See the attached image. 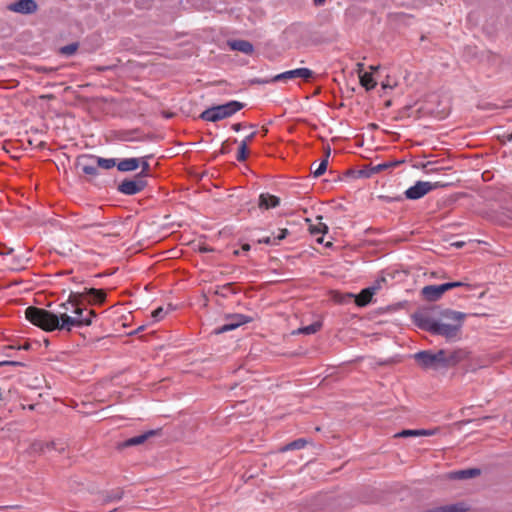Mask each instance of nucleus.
<instances>
[{"label": "nucleus", "mask_w": 512, "mask_h": 512, "mask_svg": "<svg viewBox=\"0 0 512 512\" xmlns=\"http://www.w3.org/2000/svg\"><path fill=\"white\" fill-rule=\"evenodd\" d=\"M8 9L20 14H31L37 10V4L34 0H18L10 4Z\"/></svg>", "instance_id": "12"}, {"label": "nucleus", "mask_w": 512, "mask_h": 512, "mask_svg": "<svg viewBox=\"0 0 512 512\" xmlns=\"http://www.w3.org/2000/svg\"><path fill=\"white\" fill-rule=\"evenodd\" d=\"M321 220L322 217H317V222L309 225V231L312 235H320V237L316 239L318 243H323V235L328 231L327 225Z\"/></svg>", "instance_id": "17"}, {"label": "nucleus", "mask_w": 512, "mask_h": 512, "mask_svg": "<svg viewBox=\"0 0 512 512\" xmlns=\"http://www.w3.org/2000/svg\"><path fill=\"white\" fill-rule=\"evenodd\" d=\"M95 161L98 167L106 170L111 169L116 165V161L113 158L106 159L101 157H95Z\"/></svg>", "instance_id": "27"}, {"label": "nucleus", "mask_w": 512, "mask_h": 512, "mask_svg": "<svg viewBox=\"0 0 512 512\" xmlns=\"http://www.w3.org/2000/svg\"><path fill=\"white\" fill-rule=\"evenodd\" d=\"M313 2L316 6H321L325 3V0H313Z\"/></svg>", "instance_id": "42"}, {"label": "nucleus", "mask_w": 512, "mask_h": 512, "mask_svg": "<svg viewBox=\"0 0 512 512\" xmlns=\"http://www.w3.org/2000/svg\"><path fill=\"white\" fill-rule=\"evenodd\" d=\"M242 249H243V250H245V251H248V250L250 249L249 244H244V245L242 246Z\"/></svg>", "instance_id": "45"}, {"label": "nucleus", "mask_w": 512, "mask_h": 512, "mask_svg": "<svg viewBox=\"0 0 512 512\" xmlns=\"http://www.w3.org/2000/svg\"><path fill=\"white\" fill-rule=\"evenodd\" d=\"M254 82H255V83H258V84H266V83H268L269 81H268V80H255Z\"/></svg>", "instance_id": "44"}, {"label": "nucleus", "mask_w": 512, "mask_h": 512, "mask_svg": "<svg viewBox=\"0 0 512 512\" xmlns=\"http://www.w3.org/2000/svg\"><path fill=\"white\" fill-rule=\"evenodd\" d=\"M29 347H30V345H29V344H25V345H23L21 348H23V349L27 350V349H29Z\"/></svg>", "instance_id": "48"}, {"label": "nucleus", "mask_w": 512, "mask_h": 512, "mask_svg": "<svg viewBox=\"0 0 512 512\" xmlns=\"http://www.w3.org/2000/svg\"><path fill=\"white\" fill-rule=\"evenodd\" d=\"M229 47L232 50L242 52L244 54L250 55L254 51L253 45L246 40H233L228 42Z\"/></svg>", "instance_id": "16"}, {"label": "nucleus", "mask_w": 512, "mask_h": 512, "mask_svg": "<svg viewBox=\"0 0 512 512\" xmlns=\"http://www.w3.org/2000/svg\"><path fill=\"white\" fill-rule=\"evenodd\" d=\"M508 139H509V140H512V134L509 136V138H508Z\"/></svg>", "instance_id": "51"}, {"label": "nucleus", "mask_w": 512, "mask_h": 512, "mask_svg": "<svg viewBox=\"0 0 512 512\" xmlns=\"http://www.w3.org/2000/svg\"><path fill=\"white\" fill-rule=\"evenodd\" d=\"M254 136H255V132H253L250 135H248L243 141H247V145H248L252 141Z\"/></svg>", "instance_id": "41"}, {"label": "nucleus", "mask_w": 512, "mask_h": 512, "mask_svg": "<svg viewBox=\"0 0 512 512\" xmlns=\"http://www.w3.org/2000/svg\"><path fill=\"white\" fill-rule=\"evenodd\" d=\"M54 447V442H46V443H35L33 444V448L36 451L44 452L46 450L52 449Z\"/></svg>", "instance_id": "32"}, {"label": "nucleus", "mask_w": 512, "mask_h": 512, "mask_svg": "<svg viewBox=\"0 0 512 512\" xmlns=\"http://www.w3.org/2000/svg\"><path fill=\"white\" fill-rule=\"evenodd\" d=\"M247 155H248L247 141H241L239 148H238L237 160L244 161V160H246Z\"/></svg>", "instance_id": "29"}, {"label": "nucleus", "mask_w": 512, "mask_h": 512, "mask_svg": "<svg viewBox=\"0 0 512 512\" xmlns=\"http://www.w3.org/2000/svg\"><path fill=\"white\" fill-rule=\"evenodd\" d=\"M456 318L459 319V329H461L463 326L464 318H465L464 313L453 311V310H446L441 314V318L438 319L437 321L446 323V324H451L453 322L456 323Z\"/></svg>", "instance_id": "15"}, {"label": "nucleus", "mask_w": 512, "mask_h": 512, "mask_svg": "<svg viewBox=\"0 0 512 512\" xmlns=\"http://www.w3.org/2000/svg\"><path fill=\"white\" fill-rule=\"evenodd\" d=\"M7 265L11 267V269L14 270H20L24 268V259L23 258H16V257H10L7 259Z\"/></svg>", "instance_id": "28"}, {"label": "nucleus", "mask_w": 512, "mask_h": 512, "mask_svg": "<svg viewBox=\"0 0 512 512\" xmlns=\"http://www.w3.org/2000/svg\"><path fill=\"white\" fill-rule=\"evenodd\" d=\"M453 245H455L456 247H462L463 242H456Z\"/></svg>", "instance_id": "47"}, {"label": "nucleus", "mask_w": 512, "mask_h": 512, "mask_svg": "<svg viewBox=\"0 0 512 512\" xmlns=\"http://www.w3.org/2000/svg\"><path fill=\"white\" fill-rule=\"evenodd\" d=\"M78 166L82 172L89 176H96L98 173L97 163L94 156H82L78 159Z\"/></svg>", "instance_id": "13"}, {"label": "nucleus", "mask_w": 512, "mask_h": 512, "mask_svg": "<svg viewBox=\"0 0 512 512\" xmlns=\"http://www.w3.org/2000/svg\"><path fill=\"white\" fill-rule=\"evenodd\" d=\"M313 71L308 68H297L283 73L275 75L270 81L277 82L282 80H290L295 78H301L303 80H309L313 76Z\"/></svg>", "instance_id": "9"}, {"label": "nucleus", "mask_w": 512, "mask_h": 512, "mask_svg": "<svg viewBox=\"0 0 512 512\" xmlns=\"http://www.w3.org/2000/svg\"><path fill=\"white\" fill-rule=\"evenodd\" d=\"M250 321H251V318L248 316H245L243 314L229 315L226 318V323L223 324L222 326L216 328L214 330V333L216 335L223 334L225 332L234 330L243 324L249 323Z\"/></svg>", "instance_id": "7"}, {"label": "nucleus", "mask_w": 512, "mask_h": 512, "mask_svg": "<svg viewBox=\"0 0 512 512\" xmlns=\"http://www.w3.org/2000/svg\"><path fill=\"white\" fill-rule=\"evenodd\" d=\"M306 444L307 441L305 439L299 438L279 448V452L284 453L290 450L302 449L306 446Z\"/></svg>", "instance_id": "22"}, {"label": "nucleus", "mask_w": 512, "mask_h": 512, "mask_svg": "<svg viewBox=\"0 0 512 512\" xmlns=\"http://www.w3.org/2000/svg\"><path fill=\"white\" fill-rule=\"evenodd\" d=\"M243 107V103L233 100L225 104L213 106L211 108L204 110L201 113L200 117L205 121L217 122L234 115Z\"/></svg>", "instance_id": "4"}, {"label": "nucleus", "mask_w": 512, "mask_h": 512, "mask_svg": "<svg viewBox=\"0 0 512 512\" xmlns=\"http://www.w3.org/2000/svg\"><path fill=\"white\" fill-rule=\"evenodd\" d=\"M409 436H418V430H402L397 433L395 437H409Z\"/></svg>", "instance_id": "33"}, {"label": "nucleus", "mask_w": 512, "mask_h": 512, "mask_svg": "<svg viewBox=\"0 0 512 512\" xmlns=\"http://www.w3.org/2000/svg\"><path fill=\"white\" fill-rule=\"evenodd\" d=\"M25 316L33 325L44 331L60 330L59 313L55 314L43 308L30 306L25 310Z\"/></svg>", "instance_id": "3"}, {"label": "nucleus", "mask_w": 512, "mask_h": 512, "mask_svg": "<svg viewBox=\"0 0 512 512\" xmlns=\"http://www.w3.org/2000/svg\"><path fill=\"white\" fill-rule=\"evenodd\" d=\"M446 292L444 285H428L422 288V295L425 299L429 301H436L438 300L443 293Z\"/></svg>", "instance_id": "14"}, {"label": "nucleus", "mask_w": 512, "mask_h": 512, "mask_svg": "<svg viewBox=\"0 0 512 512\" xmlns=\"http://www.w3.org/2000/svg\"><path fill=\"white\" fill-rule=\"evenodd\" d=\"M140 166V162L137 158H128L121 160L117 164V168L119 171L122 172H128V171H134Z\"/></svg>", "instance_id": "19"}, {"label": "nucleus", "mask_w": 512, "mask_h": 512, "mask_svg": "<svg viewBox=\"0 0 512 512\" xmlns=\"http://www.w3.org/2000/svg\"><path fill=\"white\" fill-rule=\"evenodd\" d=\"M84 294L90 295V300L96 303L102 302L106 295L103 290L86 287L82 291L72 292L68 301L61 305L65 311L59 312L60 330L70 332L73 327H84L92 324V320L96 316L95 312L77 304L78 297Z\"/></svg>", "instance_id": "1"}, {"label": "nucleus", "mask_w": 512, "mask_h": 512, "mask_svg": "<svg viewBox=\"0 0 512 512\" xmlns=\"http://www.w3.org/2000/svg\"><path fill=\"white\" fill-rule=\"evenodd\" d=\"M382 87L386 88L387 87V83H382Z\"/></svg>", "instance_id": "50"}, {"label": "nucleus", "mask_w": 512, "mask_h": 512, "mask_svg": "<svg viewBox=\"0 0 512 512\" xmlns=\"http://www.w3.org/2000/svg\"><path fill=\"white\" fill-rule=\"evenodd\" d=\"M445 291H448L449 289L455 288V287H461L464 285L463 282H448L444 283Z\"/></svg>", "instance_id": "35"}, {"label": "nucleus", "mask_w": 512, "mask_h": 512, "mask_svg": "<svg viewBox=\"0 0 512 512\" xmlns=\"http://www.w3.org/2000/svg\"><path fill=\"white\" fill-rule=\"evenodd\" d=\"M415 320L420 328L434 335L443 336L448 341L456 339L461 330L459 329L458 318H456V323L453 322L451 324L442 323L426 316H416Z\"/></svg>", "instance_id": "2"}, {"label": "nucleus", "mask_w": 512, "mask_h": 512, "mask_svg": "<svg viewBox=\"0 0 512 512\" xmlns=\"http://www.w3.org/2000/svg\"><path fill=\"white\" fill-rule=\"evenodd\" d=\"M435 433H436V429H433V430L419 429L418 430V436H432Z\"/></svg>", "instance_id": "36"}, {"label": "nucleus", "mask_w": 512, "mask_h": 512, "mask_svg": "<svg viewBox=\"0 0 512 512\" xmlns=\"http://www.w3.org/2000/svg\"><path fill=\"white\" fill-rule=\"evenodd\" d=\"M259 243H264V244H268V245H276L277 241L275 240L274 237L267 236V237H263V238L259 239Z\"/></svg>", "instance_id": "34"}, {"label": "nucleus", "mask_w": 512, "mask_h": 512, "mask_svg": "<svg viewBox=\"0 0 512 512\" xmlns=\"http://www.w3.org/2000/svg\"><path fill=\"white\" fill-rule=\"evenodd\" d=\"M466 510L467 508L463 504H453L431 509L427 512H465Z\"/></svg>", "instance_id": "23"}, {"label": "nucleus", "mask_w": 512, "mask_h": 512, "mask_svg": "<svg viewBox=\"0 0 512 512\" xmlns=\"http://www.w3.org/2000/svg\"><path fill=\"white\" fill-rule=\"evenodd\" d=\"M167 315V311L163 307H158L151 313L154 322H159Z\"/></svg>", "instance_id": "31"}, {"label": "nucleus", "mask_w": 512, "mask_h": 512, "mask_svg": "<svg viewBox=\"0 0 512 512\" xmlns=\"http://www.w3.org/2000/svg\"><path fill=\"white\" fill-rule=\"evenodd\" d=\"M329 154H330V149L327 150L325 158L317 165L316 168H314L312 170L314 177H320L321 175H323L325 173V171L327 169V165H328Z\"/></svg>", "instance_id": "25"}, {"label": "nucleus", "mask_w": 512, "mask_h": 512, "mask_svg": "<svg viewBox=\"0 0 512 512\" xmlns=\"http://www.w3.org/2000/svg\"><path fill=\"white\" fill-rule=\"evenodd\" d=\"M280 203V199L274 195L261 194L259 197V207L270 209L277 207Z\"/></svg>", "instance_id": "18"}, {"label": "nucleus", "mask_w": 512, "mask_h": 512, "mask_svg": "<svg viewBox=\"0 0 512 512\" xmlns=\"http://www.w3.org/2000/svg\"><path fill=\"white\" fill-rule=\"evenodd\" d=\"M479 474H480L479 469H476V468L465 469V470H459V471L450 473V478H452V479H469V478L476 477Z\"/></svg>", "instance_id": "20"}, {"label": "nucleus", "mask_w": 512, "mask_h": 512, "mask_svg": "<svg viewBox=\"0 0 512 512\" xmlns=\"http://www.w3.org/2000/svg\"><path fill=\"white\" fill-rule=\"evenodd\" d=\"M141 167H142V174L143 175H146L147 174V171L149 170V163L148 161L146 160V158H144L141 162Z\"/></svg>", "instance_id": "38"}, {"label": "nucleus", "mask_w": 512, "mask_h": 512, "mask_svg": "<svg viewBox=\"0 0 512 512\" xmlns=\"http://www.w3.org/2000/svg\"><path fill=\"white\" fill-rule=\"evenodd\" d=\"M369 68H370V70H371V71H376V70H378V69H379V66H373V65H371Z\"/></svg>", "instance_id": "46"}, {"label": "nucleus", "mask_w": 512, "mask_h": 512, "mask_svg": "<svg viewBox=\"0 0 512 512\" xmlns=\"http://www.w3.org/2000/svg\"><path fill=\"white\" fill-rule=\"evenodd\" d=\"M356 72L358 73V76L360 77L361 74H364V64L363 63H357L356 65Z\"/></svg>", "instance_id": "39"}, {"label": "nucleus", "mask_w": 512, "mask_h": 512, "mask_svg": "<svg viewBox=\"0 0 512 512\" xmlns=\"http://www.w3.org/2000/svg\"><path fill=\"white\" fill-rule=\"evenodd\" d=\"M154 434V431H148L144 434H141V435H138V436H135V437H131L129 439H127L124 443H123V447H130V446H136V445H140L142 443H144L150 436H152Z\"/></svg>", "instance_id": "21"}, {"label": "nucleus", "mask_w": 512, "mask_h": 512, "mask_svg": "<svg viewBox=\"0 0 512 512\" xmlns=\"http://www.w3.org/2000/svg\"><path fill=\"white\" fill-rule=\"evenodd\" d=\"M320 328H321V323L315 322L308 326L299 328L296 333L310 335V334H314V333L318 332L320 330Z\"/></svg>", "instance_id": "26"}, {"label": "nucleus", "mask_w": 512, "mask_h": 512, "mask_svg": "<svg viewBox=\"0 0 512 512\" xmlns=\"http://www.w3.org/2000/svg\"><path fill=\"white\" fill-rule=\"evenodd\" d=\"M360 84L366 89V90H372L376 86V81L374 80L373 76L369 72H365L364 74H361L359 77Z\"/></svg>", "instance_id": "24"}, {"label": "nucleus", "mask_w": 512, "mask_h": 512, "mask_svg": "<svg viewBox=\"0 0 512 512\" xmlns=\"http://www.w3.org/2000/svg\"><path fill=\"white\" fill-rule=\"evenodd\" d=\"M146 186V181L138 176L131 180H124L118 187V190L125 195H134L142 191Z\"/></svg>", "instance_id": "10"}, {"label": "nucleus", "mask_w": 512, "mask_h": 512, "mask_svg": "<svg viewBox=\"0 0 512 512\" xmlns=\"http://www.w3.org/2000/svg\"><path fill=\"white\" fill-rule=\"evenodd\" d=\"M443 355L444 349H440L436 352L430 350L419 351L413 357L422 369L438 371L445 369Z\"/></svg>", "instance_id": "5"}, {"label": "nucleus", "mask_w": 512, "mask_h": 512, "mask_svg": "<svg viewBox=\"0 0 512 512\" xmlns=\"http://www.w3.org/2000/svg\"><path fill=\"white\" fill-rule=\"evenodd\" d=\"M396 163H384V164H379L376 169L379 171V170H383V169H387L389 167H392L394 166Z\"/></svg>", "instance_id": "40"}, {"label": "nucleus", "mask_w": 512, "mask_h": 512, "mask_svg": "<svg viewBox=\"0 0 512 512\" xmlns=\"http://www.w3.org/2000/svg\"><path fill=\"white\" fill-rule=\"evenodd\" d=\"M77 49H78V44L71 43L69 45L61 47L60 52H61V54L65 55V56H71L77 51Z\"/></svg>", "instance_id": "30"}, {"label": "nucleus", "mask_w": 512, "mask_h": 512, "mask_svg": "<svg viewBox=\"0 0 512 512\" xmlns=\"http://www.w3.org/2000/svg\"><path fill=\"white\" fill-rule=\"evenodd\" d=\"M385 282V279L377 281V284L368 288L363 289L358 295L355 296V303L359 307H364L371 302L372 296L380 288V283ZM349 297H354L352 294H348Z\"/></svg>", "instance_id": "11"}, {"label": "nucleus", "mask_w": 512, "mask_h": 512, "mask_svg": "<svg viewBox=\"0 0 512 512\" xmlns=\"http://www.w3.org/2000/svg\"><path fill=\"white\" fill-rule=\"evenodd\" d=\"M439 183H431L428 181H417L413 186L405 191V196L410 200H417L424 197L430 191L441 187Z\"/></svg>", "instance_id": "6"}, {"label": "nucleus", "mask_w": 512, "mask_h": 512, "mask_svg": "<svg viewBox=\"0 0 512 512\" xmlns=\"http://www.w3.org/2000/svg\"><path fill=\"white\" fill-rule=\"evenodd\" d=\"M233 129H234L235 131H239V130L241 129V124H239V123L234 124V125H233Z\"/></svg>", "instance_id": "43"}, {"label": "nucleus", "mask_w": 512, "mask_h": 512, "mask_svg": "<svg viewBox=\"0 0 512 512\" xmlns=\"http://www.w3.org/2000/svg\"><path fill=\"white\" fill-rule=\"evenodd\" d=\"M287 235V230L286 229H280L277 236H274L275 240L277 241V243L284 239Z\"/></svg>", "instance_id": "37"}, {"label": "nucleus", "mask_w": 512, "mask_h": 512, "mask_svg": "<svg viewBox=\"0 0 512 512\" xmlns=\"http://www.w3.org/2000/svg\"><path fill=\"white\" fill-rule=\"evenodd\" d=\"M469 356V352L465 349H454V350H444L443 355V363L444 368L448 369L450 367H454L458 365L459 363L466 360Z\"/></svg>", "instance_id": "8"}, {"label": "nucleus", "mask_w": 512, "mask_h": 512, "mask_svg": "<svg viewBox=\"0 0 512 512\" xmlns=\"http://www.w3.org/2000/svg\"><path fill=\"white\" fill-rule=\"evenodd\" d=\"M2 364H12V365H16L17 362H3Z\"/></svg>", "instance_id": "49"}]
</instances>
